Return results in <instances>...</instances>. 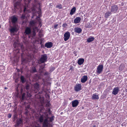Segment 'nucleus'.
I'll return each mask as SVG.
<instances>
[{"instance_id": "1", "label": "nucleus", "mask_w": 127, "mask_h": 127, "mask_svg": "<svg viewBox=\"0 0 127 127\" xmlns=\"http://www.w3.org/2000/svg\"><path fill=\"white\" fill-rule=\"evenodd\" d=\"M30 26L31 27H33V31L32 34L33 36H34L36 35L35 32L38 31V28L36 27V22L34 21H31L30 22Z\"/></svg>"}, {"instance_id": "2", "label": "nucleus", "mask_w": 127, "mask_h": 127, "mask_svg": "<svg viewBox=\"0 0 127 127\" xmlns=\"http://www.w3.org/2000/svg\"><path fill=\"white\" fill-rule=\"evenodd\" d=\"M47 55L45 54L42 55L41 57L39 60V62L41 63H43L47 61Z\"/></svg>"}, {"instance_id": "3", "label": "nucleus", "mask_w": 127, "mask_h": 127, "mask_svg": "<svg viewBox=\"0 0 127 127\" xmlns=\"http://www.w3.org/2000/svg\"><path fill=\"white\" fill-rule=\"evenodd\" d=\"M34 88L33 89V92L36 93L39 90V85L37 83L34 84L33 85Z\"/></svg>"}, {"instance_id": "4", "label": "nucleus", "mask_w": 127, "mask_h": 127, "mask_svg": "<svg viewBox=\"0 0 127 127\" xmlns=\"http://www.w3.org/2000/svg\"><path fill=\"white\" fill-rule=\"evenodd\" d=\"M103 64L99 65L97 67L96 70L97 73L98 74H100L103 71Z\"/></svg>"}, {"instance_id": "5", "label": "nucleus", "mask_w": 127, "mask_h": 127, "mask_svg": "<svg viewBox=\"0 0 127 127\" xmlns=\"http://www.w3.org/2000/svg\"><path fill=\"white\" fill-rule=\"evenodd\" d=\"M118 7L117 5H113L111 6V12L113 13H115L118 11Z\"/></svg>"}, {"instance_id": "6", "label": "nucleus", "mask_w": 127, "mask_h": 127, "mask_svg": "<svg viewBox=\"0 0 127 127\" xmlns=\"http://www.w3.org/2000/svg\"><path fill=\"white\" fill-rule=\"evenodd\" d=\"M64 40L65 41L67 40L69 38L70 34L68 32H65L64 34Z\"/></svg>"}, {"instance_id": "7", "label": "nucleus", "mask_w": 127, "mask_h": 127, "mask_svg": "<svg viewBox=\"0 0 127 127\" xmlns=\"http://www.w3.org/2000/svg\"><path fill=\"white\" fill-rule=\"evenodd\" d=\"M81 85L80 84H76L74 86V90L76 92H78L81 90Z\"/></svg>"}, {"instance_id": "8", "label": "nucleus", "mask_w": 127, "mask_h": 127, "mask_svg": "<svg viewBox=\"0 0 127 127\" xmlns=\"http://www.w3.org/2000/svg\"><path fill=\"white\" fill-rule=\"evenodd\" d=\"M21 61L22 63H28L30 61V59H27V58H25L23 57V54H21Z\"/></svg>"}, {"instance_id": "9", "label": "nucleus", "mask_w": 127, "mask_h": 127, "mask_svg": "<svg viewBox=\"0 0 127 127\" xmlns=\"http://www.w3.org/2000/svg\"><path fill=\"white\" fill-rule=\"evenodd\" d=\"M119 88L118 87L114 88L112 92V94L115 95L117 94L119 91Z\"/></svg>"}, {"instance_id": "10", "label": "nucleus", "mask_w": 127, "mask_h": 127, "mask_svg": "<svg viewBox=\"0 0 127 127\" xmlns=\"http://www.w3.org/2000/svg\"><path fill=\"white\" fill-rule=\"evenodd\" d=\"M44 115L43 114H39L38 118V120L40 123L43 122L44 120Z\"/></svg>"}, {"instance_id": "11", "label": "nucleus", "mask_w": 127, "mask_h": 127, "mask_svg": "<svg viewBox=\"0 0 127 127\" xmlns=\"http://www.w3.org/2000/svg\"><path fill=\"white\" fill-rule=\"evenodd\" d=\"M31 33V30L30 28L27 27L25 30V33L26 35H29Z\"/></svg>"}, {"instance_id": "12", "label": "nucleus", "mask_w": 127, "mask_h": 127, "mask_svg": "<svg viewBox=\"0 0 127 127\" xmlns=\"http://www.w3.org/2000/svg\"><path fill=\"white\" fill-rule=\"evenodd\" d=\"M79 102L77 100H75L72 101V105L73 107H76L79 104Z\"/></svg>"}, {"instance_id": "13", "label": "nucleus", "mask_w": 127, "mask_h": 127, "mask_svg": "<svg viewBox=\"0 0 127 127\" xmlns=\"http://www.w3.org/2000/svg\"><path fill=\"white\" fill-rule=\"evenodd\" d=\"M43 123V127H47L48 125V121L47 118L45 119Z\"/></svg>"}, {"instance_id": "14", "label": "nucleus", "mask_w": 127, "mask_h": 127, "mask_svg": "<svg viewBox=\"0 0 127 127\" xmlns=\"http://www.w3.org/2000/svg\"><path fill=\"white\" fill-rule=\"evenodd\" d=\"M126 70V68L124 64H121L119 67V70L122 71H125Z\"/></svg>"}, {"instance_id": "15", "label": "nucleus", "mask_w": 127, "mask_h": 127, "mask_svg": "<svg viewBox=\"0 0 127 127\" xmlns=\"http://www.w3.org/2000/svg\"><path fill=\"white\" fill-rule=\"evenodd\" d=\"M23 123V121L22 119H20L19 120H18L17 121L16 125L17 127H18L20 125L22 124Z\"/></svg>"}, {"instance_id": "16", "label": "nucleus", "mask_w": 127, "mask_h": 127, "mask_svg": "<svg viewBox=\"0 0 127 127\" xmlns=\"http://www.w3.org/2000/svg\"><path fill=\"white\" fill-rule=\"evenodd\" d=\"M88 79V77L86 75H84L81 78V82L82 83H85Z\"/></svg>"}, {"instance_id": "17", "label": "nucleus", "mask_w": 127, "mask_h": 127, "mask_svg": "<svg viewBox=\"0 0 127 127\" xmlns=\"http://www.w3.org/2000/svg\"><path fill=\"white\" fill-rule=\"evenodd\" d=\"M53 46V43L51 42H48L46 43L45 45V47L47 48H50Z\"/></svg>"}, {"instance_id": "18", "label": "nucleus", "mask_w": 127, "mask_h": 127, "mask_svg": "<svg viewBox=\"0 0 127 127\" xmlns=\"http://www.w3.org/2000/svg\"><path fill=\"white\" fill-rule=\"evenodd\" d=\"M81 19L79 17H77L74 20V22L75 24L79 23L81 21Z\"/></svg>"}, {"instance_id": "19", "label": "nucleus", "mask_w": 127, "mask_h": 127, "mask_svg": "<svg viewBox=\"0 0 127 127\" xmlns=\"http://www.w3.org/2000/svg\"><path fill=\"white\" fill-rule=\"evenodd\" d=\"M82 31L81 29L78 27L74 29V32H75L77 33H80Z\"/></svg>"}, {"instance_id": "20", "label": "nucleus", "mask_w": 127, "mask_h": 127, "mask_svg": "<svg viewBox=\"0 0 127 127\" xmlns=\"http://www.w3.org/2000/svg\"><path fill=\"white\" fill-rule=\"evenodd\" d=\"M14 6L15 9H19L20 7L19 3L18 2H16L14 4Z\"/></svg>"}, {"instance_id": "21", "label": "nucleus", "mask_w": 127, "mask_h": 127, "mask_svg": "<svg viewBox=\"0 0 127 127\" xmlns=\"http://www.w3.org/2000/svg\"><path fill=\"white\" fill-rule=\"evenodd\" d=\"M111 14V12L108 11L106 12L105 14V17L106 18H108Z\"/></svg>"}, {"instance_id": "22", "label": "nucleus", "mask_w": 127, "mask_h": 127, "mask_svg": "<svg viewBox=\"0 0 127 127\" xmlns=\"http://www.w3.org/2000/svg\"><path fill=\"white\" fill-rule=\"evenodd\" d=\"M76 8L75 7H73L71 10L70 14L71 15H73L75 11Z\"/></svg>"}, {"instance_id": "23", "label": "nucleus", "mask_w": 127, "mask_h": 127, "mask_svg": "<svg viewBox=\"0 0 127 127\" xmlns=\"http://www.w3.org/2000/svg\"><path fill=\"white\" fill-rule=\"evenodd\" d=\"M92 98L93 99H99V97L98 95L93 94L92 96Z\"/></svg>"}, {"instance_id": "24", "label": "nucleus", "mask_w": 127, "mask_h": 127, "mask_svg": "<svg viewBox=\"0 0 127 127\" xmlns=\"http://www.w3.org/2000/svg\"><path fill=\"white\" fill-rule=\"evenodd\" d=\"M17 30V28L16 27H12L10 30V31L11 33H13L16 31Z\"/></svg>"}, {"instance_id": "25", "label": "nucleus", "mask_w": 127, "mask_h": 127, "mask_svg": "<svg viewBox=\"0 0 127 127\" xmlns=\"http://www.w3.org/2000/svg\"><path fill=\"white\" fill-rule=\"evenodd\" d=\"M94 39V38L93 37H91L87 39V41L88 42H90L93 41Z\"/></svg>"}, {"instance_id": "26", "label": "nucleus", "mask_w": 127, "mask_h": 127, "mask_svg": "<svg viewBox=\"0 0 127 127\" xmlns=\"http://www.w3.org/2000/svg\"><path fill=\"white\" fill-rule=\"evenodd\" d=\"M17 21V19L16 17L14 16H13V18L12 19V21L13 23H15Z\"/></svg>"}, {"instance_id": "27", "label": "nucleus", "mask_w": 127, "mask_h": 127, "mask_svg": "<svg viewBox=\"0 0 127 127\" xmlns=\"http://www.w3.org/2000/svg\"><path fill=\"white\" fill-rule=\"evenodd\" d=\"M84 61V60L83 58L79 59L78 61V64H83Z\"/></svg>"}, {"instance_id": "28", "label": "nucleus", "mask_w": 127, "mask_h": 127, "mask_svg": "<svg viewBox=\"0 0 127 127\" xmlns=\"http://www.w3.org/2000/svg\"><path fill=\"white\" fill-rule=\"evenodd\" d=\"M20 79L21 80L22 82L23 83H24L25 82V79L24 77L23 76H21L20 77Z\"/></svg>"}, {"instance_id": "29", "label": "nucleus", "mask_w": 127, "mask_h": 127, "mask_svg": "<svg viewBox=\"0 0 127 127\" xmlns=\"http://www.w3.org/2000/svg\"><path fill=\"white\" fill-rule=\"evenodd\" d=\"M56 7L59 9H61L62 8V6L61 4L57 5L56 6Z\"/></svg>"}, {"instance_id": "30", "label": "nucleus", "mask_w": 127, "mask_h": 127, "mask_svg": "<svg viewBox=\"0 0 127 127\" xmlns=\"http://www.w3.org/2000/svg\"><path fill=\"white\" fill-rule=\"evenodd\" d=\"M70 68L69 69V70L71 71V72H72V71H73L74 70V68L73 67L72 65H70Z\"/></svg>"}, {"instance_id": "31", "label": "nucleus", "mask_w": 127, "mask_h": 127, "mask_svg": "<svg viewBox=\"0 0 127 127\" xmlns=\"http://www.w3.org/2000/svg\"><path fill=\"white\" fill-rule=\"evenodd\" d=\"M30 86L29 84H27L25 86V88L27 91H28L30 88Z\"/></svg>"}, {"instance_id": "32", "label": "nucleus", "mask_w": 127, "mask_h": 127, "mask_svg": "<svg viewBox=\"0 0 127 127\" xmlns=\"http://www.w3.org/2000/svg\"><path fill=\"white\" fill-rule=\"evenodd\" d=\"M55 68V67L52 66L50 68V71L51 72H52L53 71H54Z\"/></svg>"}, {"instance_id": "33", "label": "nucleus", "mask_w": 127, "mask_h": 127, "mask_svg": "<svg viewBox=\"0 0 127 127\" xmlns=\"http://www.w3.org/2000/svg\"><path fill=\"white\" fill-rule=\"evenodd\" d=\"M54 116H52L49 118V121L50 122H52L54 120Z\"/></svg>"}, {"instance_id": "34", "label": "nucleus", "mask_w": 127, "mask_h": 127, "mask_svg": "<svg viewBox=\"0 0 127 127\" xmlns=\"http://www.w3.org/2000/svg\"><path fill=\"white\" fill-rule=\"evenodd\" d=\"M36 19H38V20H39V26H40V27H41L42 25V24L41 22H40V20L38 19H39V17H36Z\"/></svg>"}, {"instance_id": "35", "label": "nucleus", "mask_w": 127, "mask_h": 127, "mask_svg": "<svg viewBox=\"0 0 127 127\" xmlns=\"http://www.w3.org/2000/svg\"><path fill=\"white\" fill-rule=\"evenodd\" d=\"M26 95V94L24 93H23L22 95V99L23 100L25 99V96Z\"/></svg>"}, {"instance_id": "36", "label": "nucleus", "mask_w": 127, "mask_h": 127, "mask_svg": "<svg viewBox=\"0 0 127 127\" xmlns=\"http://www.w3.org/2000/svg\"><path fill=\"white\" fill-rule=\"evenodd\" d=\"M51 104L49 102L46 104V106L47 107H49Z\"/></svg>"}, {"instance_id": "37", "label": "nucleus", "mask_w": 127, "mask_h": 127, "mask_svg": "<svg viewBox=\"0 0 127 127\" xmlns=\"http://www.w3.org/2000/svg\"><path fill=\"white\" fill-rule=\"evenodd\" d=\"M48 112L50 114V108L49 107H47L46 108Z\"/></svg>"}, {"instance_id": "38", "label": "nucleus", "mask_w": 127, "mask_h": 127, "mask_svg": "<svg viewBox=\"0 0 127 127\" xmlns=\"http://www.w3.org/2000/svg\"><path fill=\"white\" fill-rule=\"evenodd\" d=\"M30 104H29L25 107V109H29L30 108Z\"/></svg>"}, {"instance_id": "39", "label": "nucleus", "mask_w": 127, "mask_h": 127, "mask_svg": "<svg viewBox=\"0 0 127 127\" xmlns=\"http://www.w3.org/2000/svg\"><path fill=\"white\" fill-rule=\"evenodd\" d=\"M25 114L26 115L27 114H28L29 113V111L28 110V109H25Z\"/></svg>"}, {"instance_id": "40", "label": "nucleus", "mask_w": 127, "mask_h": 127, "mask_svg": "<svg viewBox=\"0 0 127 127\" xmlns=\"http://www.w3.org/2000/svg\"><path fill=\"white\" fill-rule=\"evenodd\" d=\"M58 24H56L54 25V28L55 29H56L57 28L58 26Z\"/></svg>"}, {"instance_id": "41", "label": "nucleus", "mask_w": 127, "mask_h": 127, "mask_svg": "<svg viewBox=\"0 0 127 127\" xmlns=\"http://www.w3.org/2000/svg\"><path fill=\"white\" fill-rule=\"evenodd\" d=\"M67 26V24L66 23H65L63 24V25H62L63 27L64 28L65 27Z\"/></svg>"}, {"instance_id": "42", "label": "nucleus", "mask_w": 127, "mask_h": 127, "mask_svg": "<svg viewBox=\"0 0 127 127\" xmlns=\"http://www.w3.org/2000/svg\"><path fill=\"white\" fill-rule=\"evenodd\" d=\"M32 70L33 72H36V68L35 67H34L32 69Z\"/></svg>"}, {"instance_id": "43", "label": "nucleus", "mask_w": 127, "mask_h": 127, "mask_svg": "<svg viewBox=\"0 0 127 127\" xmlns=\"http://www.w3.org/2000/svg\"><path fill=\"white\" fill-rule=\"evenodd\" d=\"M25 16L24 15V14L22 15V16H21V17L22 19H24L25 18Z\"/></svg>"}, {"instance_id": "44", "label": "nucleus", "mask_w": 127, "mask_h": 127, "mask_svg": "<svg viewBox=\"0 0 127 127\" xmlns=\"http://www.w3.org/2000/svg\"><path fill=\"white\" fill-rule=\"evenodd\" d=\"M48 73L47 72H45L44 73V75H48Z\"/></svg>"}, {"instance_id": "45", "label": "nucleus", "mask_w": 127, "mask_h": 127, "mask_svg": "<svg viewBox=\"0 0 127 127\" xmlns=\"http://www.w3.org/2000/svg\"><path fill=\"white\" fill-rule=\"evenodd\" d=\"M43 89L42 91H40L39 92V94H42V93H43Z\"/></svg>"}, {"instance_id": "46", "label": "nucleus", "mask_w": 127, "mask_h": 127, "mask_svg": "<svg viewBox=\"0 0 127 127\" xmlns=\"http://www.w3.org/2000/svg\"><path fill=\"white\" fill-rule=\"evenodd\" d=\"M11 114H8V118H11Z\"/></svg>"}, {"instance_id": "47", "label": "nucleus", "mask_w": 127, "mask_h": 127, "mask_svg": "<svg viewBox=\"0 0 127 127\" xmlns=\"http://www.w3.org/2000/svg\"><path fill=\"white\" fill-rule=\"evenodd\" d=\"M46 117L47 118V119L48 118V117L49 116L48 114H46Z\"/></svg>"}, {"instance_id": "48", "label": "nucleus", "mask_w": 127, "mask_h": 127, "mask_svg": "<svg viewBox=\"0 0 127 127\" xmlns=\"http://www.w3.org/2000/svg\"><path fill=\"white\" fill-rule=\"evenodd\" d=\"M26 8L25 7L24 8V11L25 12V11L26 10Z\"/></svg>"}, {"instance_id": "49", "label": "nucleus", "mask_w": 127, "mask_h": 127, "mask_svg": "<svg viewBox=\"0 0 127 127\" xmlns=\"http://www.w3.org/2000/svg\"><path fill=\"white\" fill-rule=\"evenodd\" d=\"M21 48H23V46L22 45H21Z\"/></svg>"}, {"instance_id": "50", "label": "nucleus", "mask_w": 127, "mask_h": 127, "mask_svg": "<svg viewBox=\"0 0 127 127\" xmlns=\"http://www.w3.org/2000/svg\"><path fill=\"white\" fill-rule=\"evenodd\" d=\"M47 114L46 112H45L44 113V114L45 115H46Z\"/></svg>"}, {"instance_id": "51", "label": "nucleus", "mask_w": 127, "mask_h": 127, "mask_svg": "<svg viewBox=\"0 0 127 127\" xmlns=\"http://www.w3.org/2000/svg\"><path fill=\"white\" fill-rule=\"evenodd\" d=\"M15 117H16V115H14V118L15 119Z\"/></svg>"}, {"instance_id": "52", "label": "nucleus", "mask_w": 127, "mask_h": 127, "mask_svg": "<svg viewBox=\"0 0 127 127\" xmlns=\"http://www.w3.org/2000/svg\"><path fill=\"white\" fill-rule=\"evenodd\" d=\"M32 95L30 94H29V97H31V96Z\"/></svg>"}, {"instance_id": "53", "label": "nucleus", "mask_w": 127, "mask_h": 127, "mask_svg": "<svg viewBox=\"0 0 127 127\" xmlns=\"http://www.w3.org/2000/svg\"><path fill=\"white\" fill-rule=\"evenodd\" d=\"M35 127H40V126H35Z\"/></svg>"}, {"instance_id": "54", "label": "nucleus", "mask_w": 127, "mask_h": 127, "mask_svg": "<svg viewBox=\"0 0 127 127\" xmlns=\"http://www.w3.org/2000/svg\"><path fill=\"white\" fill-rule=\"evenodd\" d=\"M92 127H96L95 125H94Z\"/></svg>"}, {"instance_id": "55", "label": "nucleus", "mask_w": 127, "mask_h": 127, "mask_svg": "<svg viewBox=\"0 0 127 127\" xmlns=\"http://www.w3.org/2000/svg\"><path fill=\"white\" fill-rule=\"evenodd\" d=\"M82 109H84V107H82Z\"/></svg>"}, {"instance_id": "56", "label": "nucleus", "mask_w": 127, "mask_h": 127, "mask_svg": "<svg viewBox=\"0 0 127 127\" xmlns=\"http://www.w3.org/2000/svg\"><path fill=\"white\" fill-rule=\"evenodd\" d=\"M3 67V68H4V67H3V66H0V67Z\"/></svg>"}, {"instance_id": "57", "label": "nucleus", "mask_w": 127, "mask_h": 127, "mask_svg": "<svg viewBox=\"0 0 127 127\" xmlns=\"http://www.w3.org/2000/svg\"><path fill=\"white\" fill-rule=\"evenodd\" d=\"M44 64V66H45V65H46V64Z\"/></svg>"}, {"instance_id": "58", "label": "nucleus", "mask_w": 127, "mask_h": 127, "mask_svg": "<svg viewBox=\"0 0 127 127\" xmlns=\"http://www.w3.org/2000/svg\"><path fill=\"white\" fill-rule=\"evenodd\" d=\"M33 16H32V18H33Z\"/></svg>"}, {"instance_id": "59", "label": "nucleus", "mask_w": 127, "mask_h": 127, "mask_svg": "<svg viewBox=\"0 0 127 127\" xmlns=\"http://www.w3.org/2000/svg\"><path fill=\"white\" fill-rule=\"evenodd\" d=\"M7 89V88H6V87H5V89Z\"/></svg>"}, {"instance_id": "60", "label": "nucleus", "mask_w": 127, "mask_h": 127, "mask_svg": "<svg viewBox=\"0 0 127 127\" xmlns=\"http://www.w3.org/2000/svg\"><path fill=\"white\" fill-rule=\"evenodd\" d=\"M79 65H81V64H79Z\"/></svg>"}]
</instances>
